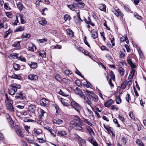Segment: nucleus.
<instances>
[{"mask_svg":"<svg viewBox=\"0 0 146 146\" xmlns=\"http://www.w3.org/2000/svg\"><path fill=\"white\" fill-rule=\"evenodd\" d=\"M40 105L43 106H48L49 104L48 100L45 98H42L40 101Z\"/></svg>","mask_w":146,"mask_h":146,"instance_id":"20e7f679","label":"nucleus"},{"mask_svg":"<svg viewBox=\"0 0 146 146\" xmlns=\"http://www.w3.org/2000/svg\"><path fill=\"white\" fill-rule=\"evenodd\" d=\"M71 18L70 15L67 14L65 15L64 17V19L65 21H66L68 20H70Z\"/></svg>","mask_w":146,"mask_h":146,"instance_id":"a19ab883","label":"nucleus"},{"mask_svg":"<svg viewBox=\"0 0 146 146\" xmlns=\"http://www.w3.org/2000/svg\"><path fill=\"white\" fill-rule=\"evenodd\" d=\"M118 72H119L120 74L121 75H123L124 74L125 70L124 69L121 67H120L118 70Z\"/></svg>","mask_w":146,"mask_h":146,"instance_id":"72a5a7b5","label":"nucleus"},{"mask_svg":"<svg viewBox=\"0 0 146 146\" xmlns=\"http://www.w3.org/2000/svg\"><path fill=\"white\" fill-rule=\"evenodd\" d=\"M74 91L76 94L80 95V96L82 98L83 97L84 95L83 94H82V92L77 87L76 89L74 90Z\"/></svg>","mask_w":146,"mask_h":146,"instance_id":"f8f14e48","label":"nucleus"},{"mask_svg":"<svg viewBox=\"0 0 146 146\" xmlns=\"http://www.w3.org/2000/svg\"><path fill=\"white\" fill-rule=\"evenodd\" d=\"M40 56L43 58H46V52L44 50H41L38 52Z\"/></svg>","mask_w":146,"mask_h":146,"instance_id":"412c9836","label":"nucleus"},{"mask_svg":"<svg viewBox=\"0 0 146 146\" xmlns=\"http://www.w3.org/2000/svg\"><path fill=\"white\" fill-rule=\"evenodd\" d=\"M131 68L132 71L130 72L128 77V78H129L130 79H132L133 78V77L134 76L135 73V70L134 68Z\"/></svg>","mask_w":146,"mask_h":146,"instance_id":"393cba45","label":"nucleus"},{"mask_svg":"<svg viewBox=\"0 0 146 146\" xmlns=\"http://www.w3.org/2000/svg\"><path fill=\"white\" fill-rule=\"evenodd\" d=\"M62 81H63L65 83L68 84H70L71 82L70 80L65 78H63L62 80Z\"/></svg>","mask_w":146,"mask_h":146,"instance_id":"c03bdc74","label":"nucleus"},{"mask_svg":"<svg viewBox=\"0 0 146 146\" xmlns=\"http://www.w3.org/2000/svg\"><path fill=\"white\" fill-rule=\"evenodd\" d=\"M31 36L29 34H27L26 35H25L24 34H23L21 36V37L23 38H26V40H27L28 38Z\"/></svg>","mask_w":146,"mask_h":146,"instance_id":"79ce46f5","label":"nucleus"},{"mask_svg":"<svg viewBox=\"0 0 146 146\" xmlns=\"http://www.w3.org/2000/svg\"><path fill=\"white\" fill-rule=\"evenodd\" d=\"M98 36V33L95 31V33H94L92 34V37L94 39L96 38Z\"/></svg>","mask_w":146,"mask_h":146,"instance_id":"603ef678","label":"nucleus"},{"mask_svg":"<svg viewBox=\"0 0 146 146\" xmlns=\"http://www.w3.org/2000/svg\"><path fill=\"white\" fill-rule=\"evenodd\" d=\"M24 121L25 122H34V120H33L29 119L28 118V117H27L25 118L24 119Z\"/></svg>","mask_w":146,"mask_h":146,"instance_id":"3c124183","label":"nucleus"},{"mask_svg":"<svg viewBox=\"0 0 146 146\" xmlns=\"http://www.w3.org/2000/svg\"><path fill=\"white\" fill-rule=\"evenodd\" d=\"M74 4L80 8H84L85 6V4L82 2L77 1L76 3H74Z\"/></svg>","mask_w":146,"mask_h":146,"instance_id":"423d86ee","label":"nucleus"},{"mask_svg":"<svg viewBox=\"0 0 146 146\" xmlns=\"http://www.w3.org/2000/svg\"><path fill=\"white\" fill-rule=\"evenodd\" d=\"M11 77L12 78L20 80H21L22 79V77L21 76L14 73L11 76Z\"/></svg>","mask_w":146,"mask_h":146,"instance_id":"aec40b11","label":"nucleus"},{"mask_svg":"<svg viewBox=\"0 0 146 146\" xmlns=\"http://www.w3.org/2000/svg\"><path fill=\"white\" fill-rule=\"evenodd\" d=\"M45 129L48 130L50 133L51 135L53 137H55L56 136V134L55 133L54 131L51 127L48 126H46L44 127Z\"/></svg>","mask_w":146,"mask_h":146,"instance_id":"0eeeda50","label":"nucleus"},{"mask_svg":"<svg viewBox=\"0 0 146 146\" xmlns=\"http://www.w3.org/2000/svg\"><path fill=\"white\" fill-rule=\"evenodd\" d=\"M124 8L125 10L127 12H130L131 13L132 12V11H131L130 9H129V6L128 5H125L124 4H123L121 5Z\"/></svg>","mask_w":146,"mask_h":146,"instance_id":"2f4dec72","label":"nucleus"},{"mask_svg":"<svg viewBox=\"0 0 146 146\" xmlns=\"http://www.w3.org/2000/svg\"><path fill=\"white\" fill-rule=\"evenodd\" d=\"M19 54H17L15 53H13L11 54L10 55V56L13 59H16L18 58V56Z\"/></svg>","mask_w":146,"mask_h":146,"instance_id":"bb28decb","label":"nucleus"},{"mask_svg":"<svg viewBox=\"0 0 146 146\" xmlns=\"http://www.w3.org/2000/svg\"><path fill=\"white\" fill-rule=\"evenodd\" d=\"M28 77L29 80H36L38 79V76L37 75L33 74H29Z\"/></svg>","mask_w":146,"mask_h":146,"instance_id":"6e6552de","label":"nucleus"},{"mask_svg":"<svg viewBox=\"0 0 146 146\" xmlns=\"http://www.w3.org/2000/svg\"><path fill=\"white\" fill-rule=\"evenodd\" d=\"M71 105L78 113H80L81 107L79 104L74 101H72L71 102Z\"/></svg>","mask_w":146,"mask_h":146,"instance_id":"f03ea898","label":"nucleus"},{"mask_svg":"<svg viewBox=\"0 0 146 146\" xmlns=\"http://www.w3.org/2000/svg\"><path fill=\"white\" fill-rule=\"evenodd\" d=\"M55 78L58 81L61 82L62 81V79L59 74H56L55 76Z\"/></svg>","mask_w":146,"mask_h":146,"instance_id":"58836bf2","label":"nucleus"},{"mask_svg":"<svg viewBox=\"0 0 146 146\" xmlns=\"http://www.w3.org/2000/svg\"><path fill=\"white\" fill-rule=\"evenodd\" d=\"M7 109L9 111H11L12 112H15L14 108L12 106L11 103H9L7 105Z\"/></svg>","mask_w":146,"mask_h":146,"instance_id":"4468645a","label":"nucleus"},{"mask_svg":"<svg viewBox=\"0 0 146 146\" xmlns=\"http://www.w3.org/2000/svg\"><path fill=\"white\" fill-rule=\"evenodd\" d=\"M20 41H17L14 42L13 46L14 47H19L20 46Z\"/></svg>","mask_w":146,"mask_h":146,"instance_id":"ea45409f","label":"nucleus"},{"mask_svg":"<svg viewBox=\"0 0 146 146\" xmlns=\"http://www.w3.org/2000/svg\"><path fill=\"white\" fill-rule=\"evenodd\" d=\"M127 62L130 66L131 67V68H135V65L132 63L131 60L128 57L127 58Z\"/></svg>","mask_w":146,"mask_h":146,"instance_id":"4be33fe9","label":"nucleus"},{"mask_svg":"<svg viewBox=\"0 0 146 146\" xmlns=\"http://www.w3.org/2000/svg\"><path fill=\"white\" fill-rule=\"evenodd\" d=\"M86 129H87L88 131L90 133V135L91 136H93H93H94L95 135V133L92 129L90 126H88L87 127Z\"/></svg>","mask_w":146,"mask_h":146,"instance_id":"dca6fc26","label":"nucleus"},{"mask_svg":"<svg viewBox=\"0 0 146 146\" xmlns=\"http://www.w3.org/2000/svg\"><path fill=\"white\" fill-rule=\"evenodd\" d=\"M21 88L20 85L16 83L12 84L10 86V88L8 90L9 93L11 95H14L17 91V89H19Z\"/></svg>","mask_w":146,"mask_h":146,"instance_id":"f257e3e1","label":"nucleus"},{"mask_svg":"<svg viewBox=\"0 0 146 146\" xmlns=\"http://www.w3.org/2000/svg\"><path fill=\"white\" fill-rule=\"evenodd\" d=\"M78 125L76 126V127H77V128L76 129L78 130L79 131H81L82 130L83 128L82 126H81L80 124H79L78 123Z\"/></svg>","mask_w":146,"mask_h":146,"instance_id":"864d4df0","label":"nucleus"},{"mask_svg":"<svg viewBox=\"0 0 146 146\" xmlns=\"http://www.w3.org/2000/svg\"><path fill=\"white\" fill-rule=\"evenodd\" d=\"M113 12L117 17L120 16L121 17H123V14L121 12L120 10L119 9L117 10H114Z\"/></svg>","mask_w":146,"mask_h":146,"instance_id":"1a4fd4ad","label":"nucleus"},{"mask_svg":"<svg viewBox=\"0 0 146 146\" xmlns=\"http://www.w3.org/2000/svg\"><path fill=\"white\" fill-rule=\"evenodd\" d=\"M74 3L73 5H68V7L72 10L73 11L74 10L75 7H76V6L74 4Z\"/></svg>","mask_w":146,"mask_h":146,"instance_id":"4c0bfd02","label":"nucleus"},{"mask_svg":"<svg viewBox=\"0 0 146 146\" xmlns=\"http://www.w3.org/2000/svg\"><path fill=\"white\" fill-rule=\"evenodd\" d=\"M63 122V121L62 120L56 118L54 120L53 122L54 123H56L58 125L62 124Z\"/></svg>","mask_w":146,"mask_h":146,"instance_id":"b1692460","label":"nucleus"},{"mask_svg":"<svg viewBox=\"0 0 146 146\" xmlns=\"http://www.w3.org/2000/svg\"><path fill=\"white\" fill-rule=\"evenodd\" d=\"M109 84L110 85V86L111 88H112L114 87V85L112 82V80L111 78H110L109 81Z\"/></svg>","mask_w":146,"mask_h":146,"instance_id":"052dcab7","label":"nucleus"},{"mask_svg":"<svg viewBox=\"0 0 146 146\" xmlns=\"http://www.w3.org/2000/svg\"><path fill=\"white\" fill-rule=\"evenodd\" d=\"M106 5L104 4H101L99 6V9H100L103 11L105 12L106 10Z\"/></svg>","mask_w":146,"mask_h":146,"instance_id":"cd10ccee","label":"nucleus"},{"mask_svg":"<svg viewBox=\"0 0 146 146\" xmlns=\"http://www.w3.org/2000/svg\"><path fill=\"white\" fill-rule=\"evenodd\" d=\"M36 110V107L35 106L31 104L29 107L28 110L30 111V113L31 112L32 113H35Z\"/></svg>","mask_w":146,"mask_h":146,"instance_id":"9d476101","label":"nucleus"},{"mask_svg":"<svg viewBox=\"0 0 146 146\" xmlns=\"http://www.w3.org/2000/svg\"><path fill=\"white\" fill-rule=\"evenodd\" d=\"M113 122L116 124H117V127H120V125L118 123V121H117V119H115V118L114 119H113Z\"/></svg>","mask_w":146,"mask_h":146,"instance_id":"4d7b16f0","label":"nucleus"},{"mask_svg":"<svg viewBox=\"0 0 146 146\" xmlns=\"http://www.w3.org/2000/svg\"><path fill=\"white\" fill-rule=\"evenodd\" d=\"M85 100L86 102L89 105H90L91 107L92 104L90 96H87L86 98H85Z\"/></svg>","mask_w":146,"mask_h":146,"instance_id":"a211bd4d","label":"nucleus"},{"mask_svg":"<svg viewBox=\"0 0 146 146\" xmlns=\"http://www.w3.org/2000/svg\"><path fill=\"white\" fill-rule=\"evenodd\" d=\"M4 7L5 9L7 10H10L11 8L9 7V4L8 3H5L4 4Z\"/></svg>","mask_w":146,"mask_h":146,"instance_id":"5fc2aeb1","label":"nucleus"},{"mask_svg":"<svg viewBox=\"0 0 146 146\" xmlns=\"http://www.w3.org/2000/svg\"><path fill=\"white\" fill-rule=\"evenodd\" d=\"M126 40V36L125 37L124 36H122L120 38V42H124Z\"/></svg>","mask_w":146,"mask_h":146,"instance_id":"338daca9","label":"nucleus"},{"mask_svg":"<svg viewBox=\"0 0 146 146\" xmlns=\"http://www.w3.org/2000/svg\"><path fill=\"white\" fill-rule=\"evenodd\" d=\"M138 53L140 56V57L142 58H143V53L141 50V49L140 48H139L138 49Z\"/></svg>","mask_w":146,"mask_h":146,"instance_id":"37998d69","label":"nucleus"},{"mask_svg":"<svg viewBox=\"0 0 146 146\" xmlns=\"http://www.w3.org/2000/svg\"><path fill=\"white\" fill-rule=\"evenodd\" d=\"M75 83L79 87H80L81 86V84L79 80H76L75 81Z\"/></svg>","mask_w":146,"mask_h":146,"instance_id":"69168bd1","label":"nucleus"},{"mask_svg":"<svg viewBox=\"0 0 146 146\" xmlns=\"http://www.w3.org/2000/svg\"><path fill=\"white\" fill-rule=\"evenodd\" d=\"M26 96L25 94L22 92H18L16 94L15 98L20 100H23L25 99Z\"/></svg>","mask_w":146,"mask_h":146,"instance_id":"7ed1b4c3","label":"nucleus"},{"mask_svg":"<svg viewBox=\"0 0 146 146\" xmlns=\"http://www.w3.org/2000/svg\"><path fill=\"white\" fill-rule=\"evenodd\" d=\"M134 16L138 20H141L142 19V17L141 16L139 15L137 13H134Z\"/></svg>","mask_w":146,"mask_h":146,"instance_id":"e433bc0d","label":"nucleus"},{"mask_svg":"<svg viewBox=\"0 0 146 146\" xmlns=\"http://www.w3.org/2000/svg\"><path fill=\"white\" fill-rule=\"evenodd\" d=\"M137 144L139 146H145L144 145L142 141L139 139H137L136 141Z\"/></svg>","mask_w":146,"mask_h":146,"instance_id":"473e14b6","label":"nucleus"},{"mask_svg":"<svg viewBox=\"0 0 146 146\" xmlns=\"http://www.w3.org/2000/svg\"><path fill=\"white\" fill-rule=\"evenodd\" d=\"M89 142L91 143L94 146H98V144L93 136L89 137L88 138Z\"/></svg>","mask_w":146,"mask_h":146,"instance_id":"39448f33","label":"nucleus"},{"mask_svg":"<svg viewBox=\"0 0 146 146\" xmlns=\"http://www.w3.org/2000/svg\"><path fill=\"white\" fill-rule=\"evenodd\" d=\"M66 31L67 33L70 36L72 37H74V33L72 30L70 29H68L66 30Z\"/></svg>","mask_w":146,"mask_h":146,"instance_id":"c756f323","label":"nucleus"},{"mask_svg":"<svg viewBox=\"0 0 146 146\" xmlns=\"http://www.w3.org/2000/svg\"><path fill=\"white\" fill-rule=\"evenodd\" d=\"M129 116L132 119H135V117L132 112L131 111L130 112Z\"/></svg>","mask_w":146,"mask_h":146,"instance_id":"e2e57ef3","label":"nucleus"},{"mask_svg":"<svg viewBox=\"0 0 146 146\" xmlns=\"http://www.w3.org/2000/svg\"><path fill=\"white\" fill-rule=\"evenodd\" d=\"M10 123V125L11 128L13 127L14 126V123L12 119H9V120Z\"/></svg>","mask_w":146,"mask_h":146,"instance_id":"8fccbe9b","label":"nucleus"},{"mask_svg":"<svg viewBox=\"0 0 146 146\" xmlns=\"http://www.w3.org/2000/svg\"><path fill=\"white\" fill-rule=\"evenodd\" d=\"M126 100L129 103V100L130 99V96L129 94H127L125 97Z\"/></svg>","mask_w":146,"mask_h":146,"instance_id":"13d9d810","label":"nucleus"},{"mask_svg":"<svg viewBox=\"0 0 146 146\" xmlns=\"http://www.w3.org/2000/svg\"><path fill=\"white\" fill-rule=\"evenodd\" d=\"M58 133L61 136H64L66 135V133L65 131H58Z\"/></svg>","mask_w":146,"mask_h":146,"instance_id":"f704fd0d","label":"nucleus"},{"mask_svg":"<svg viewBox=\"0 0 146 146\" xmlns=\"http://www.w3.org/2000/svg\"><path fill=\"white\" fill-rule=\"evenodd\" d=\"M73 119L74 120L77 121L78 123L81 125L82 126L83 125L81 119L78 115H75L73 117Z\"/></svg>","mask_w":146,"mask_h":146,"instance_id":"9b49d317","label":"nucleus"},{"mask_svg":"<svg viewBox=\"0 0 146 146\" xmlns=\"http://www.w3.org/2000/svg\"><path fill=\"white\" fill-rule=\"evenodd\" d=\"M113 100L112 99H110L104 103V106L107 107H109L112 104Z\"/></svg>","mask_w":146,"mask_h":146,"instance_id":"f3484780","label":"nucleus"},{"mask_svg":"<svg viewBox=\"0 0 146 146\" xmlns=\"http://www.w3.org/2000/svg\"><path fill=\"white\" fill-rule=\"evenodd\" d=\"M17 8L20 11H21L23 10L24 6L21 2H19L17 3Z\"/></svg>","mask_w":146,"mask_h":146,"instance_id":"a878e982","label":"nucleus"},{"mask_svg":"<svg viewBox=\"0 0 146 146\" xmlns=\"http://www.w3.org/2000/svg\"><path fill=\"white\" fill-rule=\"evenodd\" d=\"M115 96L117 98V99L115 100L116 103L117 104H119L121 102V98L120 97H117V96Z\"/></svg>","mask_w":146,"mask_h":146,"instance_id":"09e8293b","label":"nucleus"},{"mask_svg":"<svg viewBox=\"0 0 146 146\" xmlns=\"http://www.w3.org/2000/svg\"><path fill=\"white\" fill-rule=\"evenodd\" d=\"M86 39V37L85 36L84 38V42L85 44L87 45L88 47H90V45L89 44Z\"/></svg>","mask_w":146,"mask_h":146,"instance_id":"bf43d9fd","label":"nucleus"},{"mask_svg":"<svg viewBox=\"0 0 146 146\" xmlns=\"http://www.w3.org/2000/svg\"><path fill=\"white\" fill-rule=\"evenodd\" d=\"M13 67L14 69L16 70H18L20 69L19 65L17 64H14Z\"/></svg>","mask_w":146,"mask_h":146,"instance_id":"c9c22d12","label":"nucleus"},{"mask_svg":"<svg viewBox=\"0 0 146 146\" xmlns=\"http://www.w3.org/2000/svg\"><path fill=\"white\" fill-rule=\"evenodd\" d=\"M19 16L20 18L21 23L23 24L25 23L26 22L23 19L24 15L22 14H20Z\"/></svg>","mask_w":146,"mask_h":146,"instance_id":"7c9ffc66","label":"nucleus"},{"mask_svg":"<svg viewBox=\"0 0 146 146\" xmlns=\"http://www.w3.org/2000/svg\"><path fill=\"white\" fill-rule=\"evenodd\" d=\"M76 73L81 77L82 78L84 79L85 78L83 75H82L80 73V72L76 68V70L75 72Z\"/></svg>","mask_w":146,"mask_h":146,"instance_id":"de8ad7c7","label":"nucleus"},{"mask_svg":"<svg viewBox=\"0 0 146 146\" xmlns=\"http://www.w3.org/2000/svg\"><path fill=\"white\" fill-rule=\"evenodd\" d=\"M64 72L66 75H68L72 74V72L69 70H66L64 71Z\"/></svg>","mask_w":146,"mask_h":146,"instance_id":"6e6d98bb","label":"nucleus"},{"mask_svg":"<svg viewBox=\"0 0 146 146\" xmlns=\"http://www.w3.org/2000/svg\"><path fill=\"white\" fill-rule=\"evenodd\" d=\"M91 98H92L93 101L94 102H97L98 100V96L94 93L92 94L90 96Z\"/></svg>","mask_w":146,"mask_h":146,"instance_id":"ddd939ff","label":"nucleus"},{"mask_svg":"<svg viewBox=\"0 0 146 146\" xmlns=\"http://www.w3.org/2000/svg\"><path fill=\"white\" fill-rule=\"evenodd\" d=\"M24 30V28L22 26H19L14 31L15 33H16L18 32L22 31Z\"/></svg>","mask_w":146,"mask_h":146,"instance_id":"c85d7f7f","label":"nucleus"},{"mask_svg":"<svg viewBox=\"0 0 146 146\" xmlns=\"http://www.w3.org/2000/svg\"><path fill=\"white\" fill-rule=\"evenodd\" d=\"M39 23L40 25L43 26H44L46 24L47 21L45 18H42L40 19V20L39 21Z\"/></svg>","mask_w":146,"mask_h":146,"instance_id":"5701e85b","label":"nucleus"},{"mask_svg":"<svg viewBox=\"0 0 146 146\" xmlns=\"http://www.w3.org/2000/svg\"><path fill=\"white\" fill-rule=\"evenodd\" d=\"M70 124L71 125H74L75 126L76 125H78V123L76 122H75V121L74 120L71 121L70 122Z\"/></svg>","mask_w":146,"mask_h":146,"instance_id":"774afa93","label":"nucleus"},{"mask_svg":"<svg viewBox=\"0 0 146 146\" xmlns=\"http://www.w3.org/2000/svg\"><path fill=\"white\" fill-rule=\"evenodd\" d=\"M59 93L61 95L63 96H64L65 97H67L68 96V95H66L65 93L63 92L61 90H60V91L59 92Z\"/></svg>","mask_w":146,"mask_h":146,"instance_id":"0e129e2a","label":"nucleus"},{"mask_svg":"<svg viewBox=\"0 0 146 146\" xmlns=\"http://www.w3.org/2000/svg\"><path fill=\"white\" fill-rule=\"evenodd\" d=\"M28 64L32 68L35 69L37 67V63L35 62H29L28 63Z\"/></svg>","mask_w":146,"mask_h":146,"instance_id":"2eb2a0df","label":"nucleus"},{"mask_svg":"<svg viewBox=\"0 0 146 146\" xmlns=\"http://www.w3.org/2000/svg\"><path fill=\"white\" fill-rule=\"evenodd\" d=\"M121 141L123 142V144H126L128 141V137L127 135H125L122 137L121 139Z\"/></svg>","mask_w":146,"mask_h":146,"instance_id":"6ab92c4d","label":"nucleus"},{"mask_svg":"<svg viewBox=\"0 0 146 146\" xmlns=\"http://www.w3.org/2000/svg\"><path fill=\"white\" fill-rule=\"evenodd\" d=\"M88 24H90L92 26H94L95 25V24L92 22L91 19L89 17H88Z\"/></svg>","mask_w":146,"mask_h":146,"instance_id":"a18cd8bd","label":"nucleus"},{"mask_svg":"<svg viewBox=\"0 0 146 146\" xmlns=\"http://www.w3.org/2000/svg\"><path fill=\"white\" fill-rule=\"evenodd\" d=\"M110 75L113 81L115 80V75L112 71H111L110 72Z\"/></svg>","mask_w":146,"mask_h":146,"instance_id":"49530a36","label":"nucleus"},{"mask_svg":"<svg viewBox=\"0 0 146 146\" xmlns=\"http://www.w3.org/2000/svg\"><path fill=\"white\" fill-rule=\"evenodd\" d=\"M104 25L106 28L109 30H110V29L108 27L107 25L106 21V20H104Z\"/></svg>","mask_w":146,"mask_h":146,"instance_id":"680f3d73","label":"nucleus"}]
</instances>
